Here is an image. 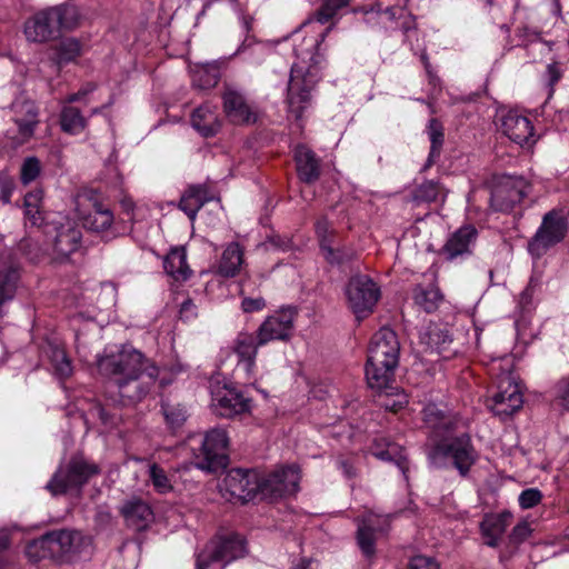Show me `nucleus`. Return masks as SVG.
<instances>
[{
	"mask_svg": "<svg viewBox=\"0 0 569 569\" xmlns=\"http://www.w3.org/2000/svg\"><path fill=\"white\" fill-rule=\"evenodd\" d=\"M97 365L100 373L108 377L117 389L121 405L141 401L159 377L154 363L131 346H122L116 352L106 353L98 359Z\"/></svg>",
	"mask_w": 569,
	"mask_h": 569,
	"instance_id": "obj_1",
	"label": "nucleus"
},
{
	"mask_svg": "<svg viewBox=\"0 0 569 569\" xmlns=\"http://www.w3.org/2000/svg\"><path fill=\"white\" fill-rule=\"evenodd\" d=\"M331 27L327 28L318 37L311 38L305 49L295 47L293 52L298 59L290 70L287 89V103L289 112L297 119H301L303 111L311 104L312 91L320 79L318 50L325 41Z\"/></svg>",
	"mask_w": 569,
	"mask_h": 569,
	"instance_id": "obj_2",
	"label": "nucleus"
},
{
	"mask_svg": "<svg viewBox=\"0 0 569 569\" xmlns=\"http://www.w3.org/2000/svg\"><path fill=\"white\" fill-rule=\"evenodd\" d=\"M400 345L396 332L381 328L371 338L368 348L366 379L371 389L388 388L399 362Z\"/></svg>",
	"mask_w": 569,
	"mask_h": 569,
	"instance_id": "obj_3",
	"label": "nucleus"
},
{
	"mask_svg": "<svg viewBox=\"0 0 569 569\" xmlns=\"http://www.w3.org/2000/svg\"><path fill=\"white\" fill-rule=\"evenodd\" d=\"M455 429L443 433L429 450L428 458L436 468L455 469L467 477L478 461L479 455L468 432L455 433Z\"/></svg>",
	"mask_w": 569,
	"mask_h": 569,
	"instance_id": "obj_4",
	"label": "nucleus"
},
{
	"mask_svg": "<svg viewBox=\"0 0 569 569\" xmlns=\"http://www.w3.org/2000/svg\"><path fill=\"white\" fill-rule=\"evenodd\" d=\"M79 10L71 4L42 9L23 23V34L29 42L46 43L58 38L62 30H72L79 24Z\"/></svg>",
	"mask_w": 569,
	"mask_h": 569,
	"instance_id": "obj_5",
	"label": "nucleus"
},
{
	"mask_svg": "<svg viewBox=\"0 0 569 569\" xmlns=\"http://www.w3.org/2000/svg\"><path fill=\"white\" fill-rule=\"evenodd\" d=\"M99 473L100 468L98 465L88 461L81 456H74L53 473L46 489L52 496L80 491L92 477Z\"/></svg>",
	"mask_w": 569,
	"mask_h": 569,
	"instance_id": "obj_6",
	"label": "nucleus"
},
{
	"mask_svg": "<svg viewBox=\"0 0 569 569\" xmlns=\"http://www.w3.org/2000/svg\"><path fill=\"white\" fill-rule=\"evenodd\" d=\"M246 552V541L241 536L230 533L217 537L198 555L197 569H208L213 563H221L222 569L227 563L243 557Z\"/></svg>",
	"mask_w": 569,
	"mask_h": 569,
	"instance_id": "obj_7",
	"label": "nucleus"
},
{
	"mask_svg": "<svg viewBox=\"0 0 569 569\" xmlns=\"http://www.w3.org/2000/svg\"><path fill=\"white\" fill-rule=\"evenodd\" d=\"M228 445L229 438L224 429L209 430L203 437L199 451L194 453V466L208 472L223 469L228 463Z\"/></svg>",
	"mask_w": 569,
	"mask_h": 569,
	"instance_id": "obj_8",
	"label": "nucleus"
},
{
	"mask_svg": "<svg viewBox=\"0 0 569 569\" xmlns=\"http://www.w3.org/2000/svg\"><path fill=\"white\" fill-rule=\"evenodd\" d=\"M346 296L349 308L361 320L373 312L380 298V288L369 276L357 274L348 281Z\"/></svg>",
	"mask_w": 569,
	"mask_h": 569,
	"instance_id": "obj_9",
	"label": "nucleus"
},
{
	"mask_svg": "<svg viewBox=\"0 0 569 569\" xmlns=\"http://www.w3.org/2000/svg\"><path fill=\"white\" fill-rule=\"evenodd\" d=\"M78 216L83 227L93 232L111 229L114 217L108 202L96 191L80 194L77 199Z\"/></svg>",
	"mask_w": 569,
	"mask_h": 569,
	"instance_id": "obj_10",
	"label": "nucleus"
},
{
	"mask_svg": "<svg viewBox=\"0 0 569 569\" xmlns=\"http://www.w3.org/2000/svg\"><path fill=\"white\" fill-rule=\"evenodd\" d=\"M210 393L211 408L216 415L222 418H233L251 410V398L246 397L232 386L221 382L211 383Z\"/></svg>",
	"mask_w": 569,
	"mask_h": 569,
	"instance_id": "obj_11",
	"label": "nucleus"
},
{
	"mask_svg": "<svg viewBox=\"0 0 569 569\" xmlns=\"http://www.w3.org/2000/svg\"><path fill=\"white\" fill-rule=\"evenodd\" d=\"M531 186L523 177L502 176L491 190L490 203L496 211L509 212L530 192Z\"/></svg>",
	"mask_w": 569,
	"mask_h": 569,
	"instance_id": "obj_12",
	"label": "nucleus"
},
{
	"mask_svg": "<svg viewBox=\"0 0 569 569\" xmlns=\"http://www.w3.org/2000/svg\"><path fill=\"white\" fill-rule=\"evenodd\" d=\"M568 232V221L561 211L547 212L541 226L529 242V250L535 254H542L550 247L562 241Z\"/></svg>",
	"mask_w": 569,
	"mask_h": 569,
	"instance_id": "obj_13",
	"label": "nucleus"
},
{
	"mask_svg": "<svg viewBox=\"0 0 569 569\" xmlns=\"http://www.w3.org/2000/svg\"><path fill=\"white\" fill-rule=\"evenodd\" d=\"M298 311L295 307H282L268 316L258 328V343L287 341L291 338Z\"/></svg>",
	"mask_w": 569,
	"mask_h": 569,
	"instance_id": "obj_14",
	"label": "nucleus"
},
{
	"mask_svg": "<svg viewBox=\"0 0 569 569\" xmlns=\"http://www.w3.org/2000/svg\"><path fill=\"white\" fill-rule=\"evenodd\" d=\"M497 387L498 391L492 396L488 405L496 416L506 418L522 407V393L510 373H503L499 378Z\"/></svg>",
	"mask_w": 569,
	"mask_h": 569,
	"instance_id": "obj_15",
	"label": "nucleus"
},
{
	"mask_svg": "<svg viewBox=\"0 0 569 569\" xmlns=\"http://www.w3.org/2000/svg\"><path fill=\"white\" fill-rule=\"evenodd\" d=\"M299 482L300 470L297 466L281 467L260 481V492L270 499L295 495Z\"/></svg>",
	"mask_w": 569,
	"mask_h": 569,
	"instance_id": "obj_16",
	"label": "nucleus"
},
{
	"mask_svg": "<svg viewBox=\"0 0 569 569\" xmlns=\"http://www.w3.org/2000/svg\"><path fill=\"white\" fill-rule=\"evenodd\" d=\"M499 123L502 133L520 147H532L536 141L531 120L518 110L501 111Z\"/></svg>",
	"mask_w": 569,
	"mask_h": 569,
	"instance_id": "obj_17",
	"label": "nucleus"
},
{
	"mask_svg": "<svg viewBox=\"0 0 569 569\" xmlns=\"http://www.w3.org/2000/svg\"><path fill=\"white\" fill-rule=\"evenodd\" d=\"M46 538L50 545L52 559L59 561H70L89 543L80 531L69 529L47 532Z\"/></svg>",
	"mask_w": 569,
	"mask_h": 569,
	"instance_id": "obj_18",
	"label": "nucleus"
},
{
	"mask_svg": "<svg viewBox=\"0 0 569 569\" xmlns=\"http://www.w3.org/2000/svg\"><path fill=\"white\" fill-rule=\"evenodd\" d=\"M11 120L17 126V132L11 137L14 144L29 141L39 124V111L33 101L16 99L11 107Z\"/></svg>",
	"mask_w": 569,
	"mask_h": 569,
	"instance_id": "obj_19",
	"label": "nucleus"
},
{
	"mask_svg": "<svg viewBox=\"0 0 569 569\" xmlns=\"http://www.w3.org/2000/svg\"><path fill=\"white\" fill-rule=\"evenodd\" d=\"M222 102L223 111L232 123L249 124L258 120L257 108L247 100L241 90L232 86H226Z\"/></svg>",
	"mask_w": 569,
	"mask_h": 569,
	"instance_id": "obj_20",
	"label": "nucleus"
},
{
	"mask_svg": "<svg viewBox=\"0 0 569 569\" xmlns=\"http://www.w3.org/2000/svg\"><path fill=\"white\" fill-rule=\"evenodd\" d=\"M126 525L136 530L147 529L153 521L154 515L147 501L140 497H130L126 499L119 508Z\"/></svg>",
	"mask_w": 569,
	"mask_h": 569,
	"instance_id": "obj_21",
	"label": "nucleus"
},
{
	"mask_svg": "<svg viewBox=\"0 0 569 569\" xmlns=\"http://www.w3.org/2000/svg\"><path fill=\"white\" fill-rule=\"evenodd\" d=\"M224 483L230 495L243 502L252 499L260 491V481H258L256 473L249 470H231Z\"/></svg>",
	"mask_w": 569,
	"mask_h": 569,
	"instance_id": "obj_22",
	"label": "nucleus"
},
{
	"mask_svg": "<svg viewBox=\"0 0 569 569\" xmlns=\"http://www.w3.org/2000/svg\"><path fill=\"white\" fill-rule=\"evenodd\" d=\"M387 518L369 515L358 527L357 541L362 553L371 558L376 552V538L378 533L386 531Z\"/></svg>",
	"mask_w": 569,
	"mask_h": 569,
	"instance_id": "obj_23",
	"label": "nucleus"
},
{
	"mask_svg": "<svg viewBox=\"0 0 569 569\" xmlns=\"http://www.w3.org/2000/svg\"><path fill=\"white\" fill-rule=\"evenodd\" d=\"M258 333L253 336L249 332H239L233 340L232 350L238 357V362L242 363L246 371L250 373L254 368L258 348Z\"/></svg>",
	"mask_w": 569,
	"mask_h": 569,
	"instance_id": "obj_24",
	"label": "nucleus"
},
{
	"mask_svg": "<svg viewBox=\"0 0 569 569\" xmlns=\"http://www.w3.org/2000/svg\"><path fill=\"white\" fill-rule=\"evenodd\" d=\"M512 515L503 511L497 515H489L483 518L480 523L482 537L486 539V545L489 547H497L500 542L502 535L507 527L510 525Z\"/></svg>",
	"mask_w": 569,
	"mask_h": 569,
	"instance_id": "obj_25",
	"label": "nucleus"
},
{
	"mask_svg": "<svg viewBox=\"0 0 569 569\" xmlns=\"http://www.w3.org/2000/svg\"><path fill=\"white\" fill-rule=\"evenodd\" d=\"M372 455L379 460L395 462L406 477L409 466L405 450L401 446L391 442L386 438H379L373 445Z\"/></svg>",
	"mask_w": 569,
	"mask_h": 569,
	"instance_id": "obj_26",
	"label": "nucleus"
},
{
	"mask_svg": "<svg viewBox=\"0 0 569 569\" xmlns=\"http://www.w3.org/2000/svg\"><path fill=\"white\" fill-rule=\"evenodd\" d=\"M295 160L299 178L305 182H313L320 176V163L315 152L300 144L295 150Z\"/></svg>",
	"mask_w": 569,
	"mask_h": 569,
	"instance_id": "obj_27",
	"label": "nucleus"
},
{
	"mask_svg": "<svg viewBox=\"0 0 569 569\" xmlns=\"http://www.w3.org/2000/svg\"><path fill=\"white\" fill-rule=\"evenodd\" d=\"M477 230L472 226L459 228L447 241L445 252L449 259H455L470 251V246L475 241Z\"/></svg>",
	"mask_w": 569,
	"mask_h": 569,
	"instance_id": "obj_28",
	"label": "nucleus"
},
{
	"mask_svg": "<svg viewBox=\"0 0 569 569\" xmlns=\"http://www.w3.org/2000/svg\"><path fill=\"white\" fill-rule=\"evenodd\" d=\"M81 230L70 223L61 226L54 238V251L61 257H68L80 247Z\"/></svg>",
	"mask_w": 569,
	"mask_h": 569,
	"instance_id": "obj_29",
	"label": "nucleus"
},
{
	"mask_svg": "<svg viewBox=\"0 0 569 569\" xmlns=\"http://www.w3.org/2000/svg\"><path fill=\"white\" fill-rule=\"evenodd\" d=\"M352 0H321L320 7L302 23V27L317 21L321 24H335L341 10L347 8Z\"/></svg>",
	"mask_w": 569,
	"mask_h": 569,
	"instance_id": "obj_30",
	"label": "nucleus"
},
{
	"mask_svg": "<svg viewBox=\"0 0 569 569\" xmlns=\"http://www.w3.org/2000/svg\"><path fill=\"white\" fill-rule=\"evenodd\" d=\"M242 263L243 249L238 242H231L222 252L218 264V273L226 278H232L238 274Z\"/></svg>",
	"mask_w": 569,
	"mask_h": 569,
	"instance_id": "obj_31",
	"label": "nucleus"
},
{
	"mask_svg": "<svg viewBox=\"0 0 569 569\" xmlns=\"http://www.w3.org/2000/svg\"><path fill=\"white\" fill-rule=\"evenodd\" d=\"M192 127L203 137L216 134L220 128L216 112L210 106H201L197 108L191 116Z\"/></svg>",
	"mask_w": 569,
	"mask_h": 569,
	"instance_id": "obj_32",
	"label": "nucleus"
},
{
	"mask_svg": "<svg viewBox=\"0 0 569 569\" xmlns=\"http://www.w3.org/2000/svg\"><path fill=\"white\" fill-rule=\"evenodd\" d=\"M163 268L176 280H186L191 270L187 263V253L183 248L172 249L163 261Z\"/></svg>",
	"mask_w": 569,
	"mask_h": 569,
	"instance_id": "obj_33",
	"label": "nucleus"
},
{
	"mask_svg": "<svg viewBox=\"0 0 569 569\" xmlns=\"http://www.w3.org/2000/svg\"><path fill=\"white\" fill-rule=\"evenodd\" d=\"M18 280L16 267L0 268V318L4 315L6 305L14 298Z\"/></svg>",
	"mask_w": 569,
	"mask_h": 569,
	"instance_id": "obj_34",
	"label": "nucleus"
},
{
	"mask_svg": "<svg viewBox=\"0 0 569 569\" xmlns=\"http://www.w3.org/2000/svg\"><path fill=\"white\" fill-rule=\"evenodd\" d=\"M378 391V402L386 410L397 412L408 405V396L398 387L391 386V382H389L388 388H383Z\"/></svg>",
	"mask_w": 569,
	"mask_h": 569,
	"instance_id": "obj_35",
	"label": "nucleus"
},
{
	"mask_svg": "<svg viewBox=\"0 0 569 569\" xmlns=\"http://www.w3.org/2000/svg\"><path fill=\"white\" fill-rule=\"evenodd\" d=\"M402 0H379L370 10L366 12L367 21H372L377 13L386 17L388 20L393 21L397 18L405 17V9L401 6Z\"/></svg>",
	"mask_w": 569,
	"mask_h": 569,
	"instance_id": "obj_36",
	"label": "nucleus"
},
{
	"mask_svg": "<svg viewBox=\"0 0 569 569\" xmlns=\"http://www.w3.org/2000/svg\"><path fill=\"white\" fill-rule=\"evenodd\" d=\"M332 221L330 216L326 214L316 221V233L319 238L320 249L327 261H337L335 258V249L331 247Z\"/></svg>",
	"mask_w": 569,
	"mask_h": 569,
	"instance_id": "obj_37",
	"label": "nucleus"
},
{
	"mask_svg": "<svg viewBox=\"0 0 569 569\" xmlns=\"http://www.w3.org/2000/svg\"><path fill=\"white\" fill-rule=\"evenodd\" d=\"M61 129L70 134H79L87 127V120L74 107L64 106L60 113Z\"/></svg>",
	"mask_w": 569,
	"mask_h": 569,
	"instance_id": "obj_38",
	"label": "nucleus"
},
{
	"mask_svg": "<svg viewBox=\"0 0 569 569\" xmlns=\"http://www.w3.org/2000/svg\"><path fill=\"white\" fill-rule=\"evenodd\" d=\"M43 193L42 190H33L24 196L23 207L26 219L31 226L39 227L44 218L41 210Z\"/></svg>",
	"mask_w": 569,
	"mask_h": 569,
	"instance_id": "obj_39",
	"label": "nucleus"
},
{
	"mask_svg": "<svg viewBox=\"0 0 569 569\" xmlns=\"http://www.w3.org/2000/svg\"><path fill=\"white\" fill-rule=\"evenodd\" d=\"M415 302L427 312L435 311L440 301L442 295L440 290L435 286H417L413 290Z\"/></svg>",
	"mask_w": 569,
	"mask_h": 569,
	"instance_id": "obj_40",
	"label": "nucleus"
},
{
	"mask_svg": "<svg viewBox=\"0 0 569 569\" xmlns=\"http://www.w3.org/2000/svg\"><path fill=\"white\" fill-rule=\"evenodd\" d=\"M220 79V72L217 66L206 63L197 66L192 70V83L199 89H210L216 87Z\"/></svg>",
	"mask_w": 569,
	"mask_h": 569,
	"instance_id": "obj_41",
	"label": "nucleus"
},
{
	"mask_svg": "<svg viewBox=\"0 0 569 569\" xmlns=\"http://www.w3.org/2000/svg\"><path fill=\"white\" fill-rule=\"evenodd\" d=\"M82 54V44L74 38H66L56 47V61L59 66L74 61Z\"/></svg>",
	"mask_w": 569,
	"mask_h": 569,
	"instance_id": "obj_42",
	"label": "nucleus"
},
{
	"mask_svg": "<svg viewBox=\"0 0 569 569\" xmlns=\"http://www.w3.org/2000/svg\"><path fill=\"white\" fill-rule=\"evenodd\" d=\"M427 133L431 143L427 161V166L429 167L433 163L435 158H438L440 156L445 141L443 127L437 119L432 118L429 120Z\"/></svg>",
	"mask_w": 569,
	"mask_h": 569,
	"instance_id": "obj_43",
	"label": "nucleus"
},
{
	"mask_svg": "<svg viewBox=\"0 0 569 569\" xmlns=\"http://www.w3.org/2000/svg\"><path fill=\"white\" fill-rule=\"evenodd\" d=\"M423 421L432 429L443 428V433L455 429V422L446 417L435 405H428L422 410Z\"/></svg>",
	"mask_w": 569,
	"mask_h": 569,
	"instance_id": "obj_44",
	"label": "nucleus"
},
{
	"mask_svg": "<svg viewBox=\"0 0 569 569\" xmlns=\"http://www.w3.org/2000/svg\"><path fill=\"white\" fill-rule=\"evenodd\" d=\"M26 556L32 562H39L43 559H52L49 541L46 533L40 538L32 540L26 547Z\"/></svg>",
	"mask_w": 569,
	"mask_h": 569,
	"instance_id": "obj_45",
	"label": "nucleus"
},
{
	"mask_svg": "<svg viewBox=\"0 0 569 569\" xmlns=\"http://www.w3.org/2000/svg\"><path fill=\"white\" fill-rule=\"evenodd\" d=\"M445 189L433 180L422 182L415 191V200L421 202H432L439 197L445 198Z\"/></svg>",
	"mask_w": 569,
	"mask_h": 569,
	"instance_id": "obj_46",
	"label": "nucleus"
},
{
	"mask_svg": "<svg viewBox=\"0 0 569 569\" xmlns=\"http://www.w3.org/2000/svg\"><path fill=\"white\" fill-rule=\"evenodd\" d=\"M49 357L58 376L61 378H67L72 373L71 362L67 357L66 351L61 347H51Z\"/></svg>",
	"mask_w": 569,
	"mask_h": 569,
	"instance_id": "obj_47",
	"label": "nucleus"
},
{
	"mask_svg": "<svg viewBox=\"0 0 569 569\" xmlns=\"http://www.w3.org/2000/svg\"><path fill=\"white\" fill-rule=\"evenodd\" d=\"M162 411L167 425L173 430L180 428L188 417L186 408L181 405L162 403Z\"/></svg>",
	"mask_w": 569,
	"mask_h": 569,
	"instance_id": "obj_48",
	"label": "nucleus"
},
{
	"mask_svg": "<svg viewBox=\"0 0 569 569\" xmlns=\"http://www.w3.org/2000/svg\"><path fill=\"white\" fill-rule=\"evenodd\" d=\"M149 478L158 493H168L172 490V485L170 479L168 478L166 471L159 467L157 463H151L149 466Z\"/></svg>",
	"mask_w": 569,
	"mask_h": 569,
	"instance_id": "obj_49",
	"label": "nucleus"
},
{
	"mask_svg": "<svg viewBox=\"0 0 569 569\" xmlns=\"http://www.w3.org/2000/svg\"><path fill=\"white\" fill-rule=\"evenodd\" d=\"M41 166L40 161L36 157H28L24 159L21 170L20 178L23 184H29L34 181L40 174Z\"/></svg>",
	"mask_w": 569,
	"mask_h": 569,
	"instance_id": "obj_50",
	"label": "nucleus"
},
{
	"mask_svg": "<svg viewBox=\"0 0 569 569\" xmlns=\"http://www.w3.org/2000/svg\"><path fill=\"white\" fill-rule=\"evenodd\" d=\"M562 77V68L559 62H551L547 66L546 71L543 73V81L546 87L548 88V97H551L553 93L555 84Z\"/></svg>",
	"mask_w": 569,
	"mask_h": 569,
	"instance_id": "obj_51",
	"label": "nucleus"
},
{
	"mask_svg": "<svg viewBox=\"0 0 569 569\" xmlns=\"http://www.w3.org/2000/svg\"><path fill=\"white\" fill-rule=\"evenodd\" d=\"M179 208L189 217V219L194 220L197 212L201 208V202L192 200L191 193L184 191L181 196Z\"/></svg>",
	"mask_w": 569,
	"mask_h": 569,
	"instance_id": "obj_52",
	"label": "nucleus"
},
{
	"mask_svg": "<svg viewBox=\"0 0 569 569\" xmlns=\"http://www.w3.org/2000/svg\"><path fill=\"white\" fill-rule=\"evenodd\" d=\"M408 569H440V565L432 557L417 555L410 559Z\"/></svg>",
	"mask_w": 569,
	"mask_h": 569,
	"instance_id": "obj_53",
	"label": "nucleus"
},
{
	"mask_svg": "<svg viewBox=\"0 0 569 569\" xmlns=\"http://www.w3.org/2000/svg\"><path fill=\"white\" fill-rule=\"evenodd\" d=\"M542 495L538 489H526L519 496V505L523 509L537 506L541 501Z\"/></svg>",
	"mask_w": 569,
	"mask_h": 569,
	"instance_id": "obj_54",
	"label": "nucleus"
},
{
	"mask_svg": "<svg viewBox=\"0 0 569 569\" xmlns=\"http://www.w3.org/2000/svg\"><path fill=\"white\" fill-rule=\"evenodd\" d=\"M249 53V57L246 58L247 61L252 63H261L264 59V50L263 48L259 46H251L243 43L239 49L237 50L238 54Z\"/></svg>",
	"mask_w": 569,
	"mask_h": 569,
	"instance_id": "obj_55",
	"label": "nucleus"
},
{
	"mask_svg": "<svg viewBox=\"0 0 569 569\" xmlns=\"http://www.w3.org/2000/svg\"><path fill=\"white\" fill-rule=\"evenodd\" d=\"M186 191L191 193L192 200L201 202V207L213 199V194L206 184H192Z\"/></svg>",
	"mask_w": 569,
	"mask_h": 569,
	"instance_id": "obj_56",
	"label": "nucleus"
},
{
	"mask_svg": "<svg viewBox=\"0 0 569 569\" xmlns=\"http://www.w3.org/2000/svg\"><path fill=\"white\" fill-rule=\"evenodd\" d=\"M532 529L527 521H520L511 531L509 540L511 543L518 545L525 541L531 533Z\"/></svg>",
	"mask_w": 569,
	"mask_h": 569,
	"instance_id": "obj_57",
	"label": "nucleus"
},
{
	"mask_svg": "<svg viewBox=\"0 0 569 569\" xmlns=\"http://www.w3.org/2000/svg\"><path fill=\"white\" fill-rule=\"evenodd\" d=\"M556 399L559 405L569 410V377L562 378L556 386Z\"/></svg>",
	"mask_w": 569,
	"mask_h": 569,
	"instance_id": "obj_58",
	"label": "nucleus"
},
{
	"mask_svg": "<svg viewBox=\"0 0 569 569\" xmlns=\"http://www.w3.org/2000/svg\"><path fill=\"white\" fill-rule=\"evenodd\" d=\"M91 413L97 416L107 427H113L117 425L118 418L114 415L109 413L107 408L101 405L94 406L91 410Z\"/></svg>",
	"mask_w": 569,
	"mask_h": 569,
	"instance_id": "obj_59",
	"label": "nucleus"
},
{
	"mask_svg": "<svg viewBox=\"0 0 569 569\" xmlns=\"http://www.w3.org/2000/svg\"><path fill=\"white\" fill-rule=\"evenodd\" d=\"M264 307H266V300L262 297L243 298L241 301V308L244 312L260 311Z\"/></svg>",
	"mask_w": 569,
	"mask_h": 569,
	"instance_id": "obj_60",
	"label": "nucleus"
},
{
	"mask_svg": "<svg viewBox=\"0 0 569 569\" xmlns=\"http://www.w3.org/2000/svg\"><path fill=\"white\" fill-rule=\"evenodd\" d=\"M335 258L337 261H328L330 264L342 266L352 261L356 258V252L351 249L335 250Z\"/></svg>",
	"mask_w": 569,
	"mask_h": 569,
	"instance_id": "obj_61",
	"label": "nucleus"
},
{
	"mask_svg": "<svg viewBox=\"0 0 569 569\" xmlns=\"http://www.w3.org/2000/svg\"><path fill=\"white\" fill-rule=\"evenodd\" d=\"M196 305L192 302V300L188 299L184 302H182L180 307V316L183 319H191L196 317Z\"/></svg>",
	"mask_w": 569,
	"mask_h": 569,
	"instance_id": "obj_62",
	"label": "nucleus"
},
{
	"mask_svg": "<svg viewBox=\"0 0 569 569\" xmlns=\"http://www.w3.org/2000/svg\"><path fill=\"white\" fill-rule=\"evenodd\" d=\"M336 466L340 469L346 478H352L356 476L355 468L351 462L346 459L339 458L336 461Z\"/></svg>",
	"mask_w": 569,
	"mask_h": 569,
	"instance_id": "obj_63",
	"label": "nucleus"
},
{
	"mask_svg": "<svg viewBox=\"0 0 569 569\" xmlns=\"http://www.w3.org/2000/svg\"><path fill=\"white\" fill-rule=\"evenodd\" d=\"M311 559L302 558L295 563L290 569H311Z\"/></svg>",
	"mask_w": 569,
	"mask_h": 569,
	"instance_id": "obj_64",
	"label": "nucleus"
}]
</instances>
